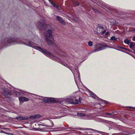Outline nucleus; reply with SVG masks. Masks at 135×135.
I'll use <instances>...</instances> for the list:
<instances>
[{
	"label": "nucleus",
	"instance_id": "obj_1",
	"mask_svg": "<svg viewBox=\"0 0 135 135\" xmlns=\"http://www.w3.org/2000/svg\"><path fill=\"white\" fill-rule=\"evenodd\" d=\"M16 42L17 43H21V41L18 38L10 37L7 38V40H4L3 43V46H7L9 45L11 43Z\"/></svg>",
	"mask_w": 135,
	"mask_h": 135
},
{
	"label": "nucleus",
	"instance_id": "obj_2",
	"mask_svg": "<svg viewBox=\"0 0 135 135\" xmlns=\"http://www.w3.org/2000/svg\"><path fill=\"white\" fill-rule=\"evenodd\" d=\"M35 49L39 50L45 54L46 56L49 57H54V55L52 54H51L50 52L48 51L47 50L44 49H42L40 47L36 46Z\"/></svg>",
	"mask_w": 135,
	"mask_h": 135
},
{
	"label": "nucleus",
	"instance_id": "obj_3",
	"mask_svg": "<svg viewBox=\"0 0 135 135\" xmlns=\"http://www.w3.org/2000/svg\"><path fill=\"white\" fill-rule=\"evenodd\" d=\"M37 27L40 30H44L46 29V23L45 20H41L37 23Z\"/></svg>",
	"mask_w": 135,
	"mask_h": 135
},
{
	"label": "nucleus",
	"instance_id": "obj_4",
	"mask_svg": "<svg viewBox=\"0 0 135 135\" xmlns=\"http://www.w3.org/2000/svg\"><path fill=\"white\" fill-rule=\"evenodd\" d=\"M108 47L106 45L103 44H98L95 47V49L94 50L95 51H99L100 50L104 49L105 47Z\"/></svg>",
	"mask_w": 135,
	"mask_h": 135
},
{
	"label": "nucleus",
	"instance_id": "obj_5",
	"mask_svg": "<svg viewBox=\"0 0 135 135\" xmlns=\"http://www.w3.org/2000/svg\"><path fill=\"white\" fill-rule=\"evenodd\" d=\"M47 102L48 103H56L58 102L57 100L54 99V98H52L46 97Z\"/></svg>",
	"mask_w": 135,
	"mask_h": 135
},
{
	"label": "nucleus",
	"instance_id": "obj_6",
	"mask_svg": "<svg viewBox=\"0 0 135 135\" xmlns=\"http://www.w3.org/2000/svg\"><path fill=\"white\" fill-rule=\"evenodd\" d=\"M38 125L40 126V127H39L38 128H34V129L36 131H40L41 130L44 129L45 128L48 127L47 125L43 124H38Z\"/></svg>",
	"mask_w": 135,
	"mask_h": 135
},
{
	"label": "nucleus",
	"instance_id": "obj_7",
	"mask_svg": "<svg viewBox=\"0 0 135 135\" xmlns=\"http://www.w3.org/2000/svg\"><path fill=\"white\" fill-rule=\"evenodd\" d=\"M46 36L49 38H53V36L52 35V31L50 29L46 31Z\"/></svg>",
	"mask_w": 135,
	"mask_h": 135
},
{
	"label": "nucleus",
	"instance_id": "obj_8",
	"mask_svg": "<svg viewBox=\"0 0 135 135\" xmlns=\"http://www.w3.org/2000/svg\"><path fill=\"white\" fill-rule=\"evenodd\" d=\"M19 100L20 103H22L24 102L27 101L29 100L28 98L20 96L19 98Z\"/></svg>",
	"mask_w": 135,
	"mask_h": 135
},
{
	"label": "nucleus",
	"instance_id": "obj_9",
	"mask_svg": "<svg viewBox=\"0 0 135 135\" xmlns=\"http://www.w3.org/2000/svg\"><path fill=\"white\" fill-rule=\"evenodd\" d=\"M56 19L57 20L59 21L62 24H63L65 23V22L62 20V18L61 17L59 16H57L56 17Z\"/></svg>",
	"mask_w": 135,
	"mask_h": 135
},
{
	"label": "nucleus",
	"instance_id": "obj_10",
	"mask_svg": "<svg viewBox=\"0 0 135 135\" xmlns=\"http://www.w3.org/2000/svg\"><path fill=\"white\" fill-rule=\"evenodd\" d=\"M46 40L48 45L51 46L52 45L53 42L52 40L47 37H46Z\"/></svg>",
	"mask_w": 135,
	"mask_h": 135
},
{
	"label": "nucleus",
	"instance_id": "obj_11",
	"mask_svg": "<svg viewBox=\"0 0 135 135\" xmlns=\"http://www.w3.org/2000/svg\"><path fill=\"white\" fill-rule=\"evenodd\" d=\"M16 119L19 120H27L28 119V118L27 116L25 117L19 116L18 117H16Z\"/></svg>",
	"mask_w": 135,
	"mask_h": 135
},
{
	"label": "nucleus",
	"instance_id": "obj_12",
	"mask_svg": "<svg viewBox=\"0 0 135 135\" xmlns=\"http://www.w3.org/2000/svg\"><path fill=\"white\" fill-rule=\"evenodd\" d=\"M73 3L76 6H78L80 5L79 3L77 1H73Z\"/></svg>",
	"mask_w": 135,
	"mask_h": 135
},
{
	"label": "nucleus",
	"instance_id": "obj_13",
	"mask_svg": "<svg viewBox=\"0 0 135 135\" xmlns=\"http://www.w3.org/2000/svg\"><path fill=\"white\" fill-rule=\"evenodd\" d=\"M78 97H75L74 98V103H75V104H79V99H76V98H78Z\"/></svg>",
	"mask_w": 135,
	"mask_h": 135
},
{
	"label": "nucleus",
	"instance_id": "obj_14",
	"mask_svg": "<svg viewBox=\"0 0 135 135\" xmlns=\"http://www.w3.org/2000/svg\"><path fill=\"white\" fill-rule=\"evenodd\" d=\"M68 102L69 103H70L71 104H75V103H74V98H73V99H69L68 100Z\"/></svg>",
	"mask_w": 135,
	"mask_h": 135
},
{
	"label": "nucleus",
	"instance_id": "obj_15",
	"mask_svg": "<svg viewBox=\"0 0 135 135\" xmlns=\"http://www.w3.org/2000/svg\"><path fill=\"white\" fill-rule=\"evenodd\" d=\"M46 29H45V30H46L47 29L49 28L51 29V25H46Z\"/></svg>",
	"mask_w": 135,
	"mask_h": 135
},
{
	"label": "nucleus",
	"instance_id": "obj_16",
	"mask_svg": "<svg viewBox=\"0 0 135 135\" xmlns=\"http://www.w3.org/2000/svg\"><path fill=\"white\" fill-rule=\"evenodd\" d=\"M133 46H135V44L133 42H132L130 43L129 47L130 48H132Z\"/></svg>",
	"mask_w": 135,
	"mask_h": 135
},
{
	"label": "nucleus",
	"instance_id": "obj_17",
	"mask_svg": "<svg viewBox=\"0 0 135 135\" xmlns=\"http://www.w3.org/2000/svg\"><path fill=\"white\" fill-rule=\"evenodd\" d=\"M117 38H116L114 36L111 37L110 40L111 41H117Z\"/></svg>",
	"mask_w": 135,
	"mask_h": 135
},
{
	"label": "nucleus",
	"instance_id": "obj_18",
	"mask_svg": "<svg viewBox=\"0 0 135 135\" xmlns=\"http://www.w3.org/2000/svg\"><path fill=\"white\" fill-rule=\"evenodd\" d=\"M77 115L78 116L80 117H83L85 115L84 114L80 113H78Z\"/></svg>",
	"mask_w": 135,
	"mask_h": 135
},
{
	"label": "nucleus",
	"instance_id": "obj_19",
	"mask_svg": "<svg viewBox=\"0 0 135 135\" xmlns=\"http://www.w3.org/2000/svg\"><path fill=\"white\" fill-rule=\"evenodd\" d=\"M124 42L125 43H126L127 44H129L130 43L129 41L127 39L125 40L124 41Z\"/></svg>",
	"mask_w": 135,
	"mask_h": 135
},
{
	"label": "nucleus",
	"instance_id": "obj_20",
	"mask_svg": "<svg viewBox=\"0 0 135 135\" xmlns=\"http://www.w3.org/2000/svg\"><path fill=\"white\" fill-rule=\"evenodd\" d=\"M52 5L54 7L56 8L57 9H59V6L56 5L54 3H53V4Z\"/></svg>",
	"mask_w": 135,
	"mask_h": 135
},
{
	"label": "nucleus",
	"instance_id": "obj_21",
	"mask_svg": "<svg viewBox=\"0 0 135 135\" xmlns=\"http://www.w3.org/2000/svg\"><path fill=\"white\" fill-rule=\"evenodd\" d=\"M97 28H102L103 29V26H100L99 24H98L97 26Z\"/></svg>",
	"mask_w": 135,
	"mask_h": 135
},
{
	"label": "nucleus",
	"instance_id": "obj_22",
	"mask_svg": "<svg viewBox=\"0 0 135 135\" xmlns=\"http://www.w3.org/2000/svg\"><path fill=\"white\" fill-rule=\"evenodd\" d=\"M92 44H93V42L91 41H89L88 42V45L90 46H92V45H93Z\"/></svg>",
	"mask_w": 135,
	"mask_h": 135
},
{
	"label": "nucleus",
	"instance_id": "obj_23",
	"mask_svg": "<svg viewBox=\"0 0 135 135\" xmlns=\"http://www.w3.org/2000/svg\"><path fill=\"white\" fill-rule=\"evenodd\" d=\"M41 117L40 114H38L35 115V119L40 118Z\"/></svg>",
	"mask_w": 135,
	"mask_h": 135
},
{
	"label": "nucleus",
	"instance_id": "obj_24",
	"mask_svg": "<svg viewBox=\"0 0 135 135\" xmlns=\"http://www.w3.org/2000/svg\"><path fill=\"white\" fill-rule=\"evenodd\" d=\"M42 100H43V102H44L45 103H47V102H47V99H46V97H45V98L43 99H42Z\"/></svg>",
	"mask_w": 135,
	"mask_h": 135
},
{
	"label": "nucleus",
	"instance_id": "obj_25",
	"mask_svg": "<svg viewBox=\"0 0 135 135\" xmlns=\"http://www.w3.org/2000/svg\"><path fill=\"white\" fill-rule=\"evenodd\" d=\"M118 47L119 48H121V49H125V50H128V51H129L130 52H132V51L131 50H128L127 49H126V48H123V47H120V46H118Z\"/></svg>",
	"mask_w": 135,
	"mask_h": 135
},
{
	"label": "nucleus",
	"instance_id": "obj_26",
	"mask_svg": "<svg viewBox=\"0 0 135 135\" xmlns=\"http://www.w3.org/2000/svg\"><path fill=\"white\" fill-rule=\"evenodd\" d=\"M53 47H56V44L53 42L52 44V45H51Z\"/></svg>",
	"mask_w": 135,
	"mask_h": 135
},
{
	"label": "nucleus",
	"instance_id": "obj_27",
	"mask_svg": "<svg viewBox=\"0 0 135 135\" xmlns=\"http://www.w3.org/2000/svg\"><path fill=\"white\" fill-rule=\"evenodd\" d=\"M29 118L30 119H35V116H30V117H29Z\"/></svg>",
	"mask_w": 135,
	"mask_h": 135
},
{
	"label": "nucleus",
	"instance_id": "obj_28",
	"mask_svg": "<svg viewBox=\"0 0 135 135\" xmlns=\"http://www.w3.org/2000/svg\"><path fill=\"white\" fill-rule=\"evenodd\" d=\"M92 9L93 10V11L95 12L96 13L97 12H99L96 9H94L93 8H92Z\"/></svg>",
	"mask_w": 135,
	"mask_h": 135
},
{
	"label": "nucleus",
	"instance_id": "obj_29",
	"mask_svg": "<svg viewBox=\"0 0 135 135\" xmlns=\"http://www.w3.org/2000/svg\"><path fill=\"white\" fill-rule=\"evenodd\" d=\"M28 43L29 46H31L32 45L33 43L31 41H29L28 42Z\"/></svg>",
	"mask_w": 135,
	"mask_h": 135
},
{
	"label": "nucleus",
	"instance_id": "obj_30",
	"mask_svg": "<svg viewBox=\"0 0 135 135\" xmlns=\"http://www.w3.org/2000/svg\"><path fill=\"white\" fill-rule=\"evenodd\" d=\"M73 19L75 21H77L79 20V18L78 17H76L75 18H74Z\"/></svg>",
	"mask_w": 135,
	"mask_h": 135
},
{
	"label": "nucleus",
	"instance_id": "obj_31",
	"mask_svg": "<svg viewBox=\"0 0 135 135\" xmlns=\"http://www.w3.org/2000/svg\"><path fill=\"white\" fill-rule=\"evenodd\" d=\"M8 95H10L12 94H11V91H7V94Z\"/></svg>",
	"mask_w": 135,
	"mask_h": 135
},
{
	"label": "nucleus",
	"instance_id": "obj_32",
	"mask_svg": "<svg viewBox=\"0 0 135 135\" xmlns=\"http://www.w3.org/2000/svg\"><path fill=\"white\" fill-rule=\"evenodd\" d=\"M90 93L91 94V95L92 97H93L94 95V94L92 91H90Z\"/></svg>",
	"mask_w": 135,
	"mask_h": 135
},
{
	"label": "nucleus",
	"instance_id": "obj_33",
	"mask_svg": "<svg viewBox=\"0 0 135 135\" xmlns=\"http://www.w3.org/2000/svg\"><path fill=\"white\" fill-rule=\"evenodd\" d=\"M106 32V30H105L104 31H102V32L101 33V35H103V34H104Z\"/></svg>",
	"mask_w": 135,
	"mask_h": 135
},
{
	"label": "nucleus",
	"instance_id": "obj_34",
	"mask_svg": "<svg viewBox=\"0 0 135 135\" xmlns=\"http://www.w3.org/2000/svg\"><path fill=\"white\" fill-rule=\"evenodd\" d=\"M50 3L52 4V5L53 4V3H54V2L52 1L51 0H49Z\"/></svg>",
	"mask_w": 135,
	"mask_h": 135
},
{
	"label": "nucleus",
	"instance_id": "obj_35",
	"mask_svg": "<svg viewBox=\"0 0 135 135\" xmlns=\"http://www.w3.org/2000/svg\"><path fill=\"white\" fill-rule=\"evenodd\" d=\"M78 98L79 99V102L81 103V101L82 99L81 98L79 97H78Z\"/></svg>",
	"mask_w": 135,
	"mask_h": 135
},
{
	"label": "nucleus",
	"instance_id": "obj_36",
	"mask_svg": "<svg viewBox=\"0 0 135 135\" xmlns=\"http://www.w3.org/2000/svg\"><path fill=\"white\" fill-rule=\"evenodd\" d=\"M3 91H4V92L6 93V94H7V91L5 89L3 90Z\"/></svg>",
	"mask_w": 135,
	"mask_h": 135
},
{
	"label": "nucleus",
	"instance_id": "obj_37",
	"mask_svg": "<svg viewBox=\"0 0 135 135\" xmlns=\"http://www.w3.org/2000/svg\"><path fill=\"white\" fill-rule=\"evenodd\" d=\"M113 23H114V25H117L118 23V22L116 21H115V22H114Z\"/></svg>",
	"mask_w": 135,
	"mask_h": 135
},
{
	"label": "nucleus",
	"instance_id": "obj_38",
	"mask_svg": "<svg viewBox=\"0 0 135 135\" xmlns=\"http://www.w3.org/2000/svg\"><path fill=\"white\" fill-rule=\"evenodd\" d=\"M5 97V96L6 95V93H5L4 92V93H1Z\"/></svg>",
	"mask_w": 135,
	"mask_h": 135
},
{
	"label": "nucleus",
	"instance_id": "obj_39",
	"mask_svg": "<svg viewBox=\"0 0 135 135\" xmlns=\"http://www.w3.org/2000/svg\"><path fill=\"white\" fill-rule=\"evenodd\" d=\"M5 97L6 98H8V94H6V95L5 96Z\"/></svg>",
	"mask_w": 135,
	"mask_h": 135
},
{
	"label": "nucleus",
	"instance_id": "obj_40",
	"mask_svg": "<svg viewBox=\"0 0 135 135\" xmlns=\"http://www.w3.org/2000/svg\"><path fill=\"white\" fill-rule=\"evenodd\" d=\"M105 114H106V115H112L111 113H105Z\"/></svg>",
	"mask_w": 135,
	"mask_h": 135
},
{
	"label": "nucleus",
	"instance_id": "obj_41",
	"mask_svg": "<svg viewBox=\"0 0 135 135\" xmlns=\"http://www.w3.org/2000/svg\"><path fill=\"white\" fill-rule=\"evenodd\" d=\"M109 34V32H105V35H107Z\"/></svg>",
	"mask_w": 135,
	"mask_h": 135
},
{
	"label": "nucleus",
	"instance_id": "obj_42",
	"mask_svg": "<svg viewBox=\"0 0 135 135\" xmlns=\"http://www.w3.org/2000/svg\"><path fill=\"white\" fill-rule=\"evenodd\" d=\"M132 40L133 41H135V36L133 37Z\"/></svg>",
	"mask_w": 135,
	"mask_h": 135
},
{
	"label": "nucleus",
	"instance_id": "obj_43",
	"mask_svg": "<svg viewBox=\"0 0 135 135\" xmlns=\"http://www.w3.org/2000/svg\"><path fill=\"white\" fill-rule=\"evenodd\" d=\"M90 129V130L94 131H97V130H94V129Z\"/></svg>",
	"mask_w": 135,
	"mask_h": 135
},
{
	"label": "nucleus",
	"instance_id": "obj_44",
	"mask_svg": "<svg viewBox=\"0 0 135 135\" xmlns=\"http://www.w3.org/2000/svg\"><path fill=\"white\" fill-rule=\"evenodd\" d=\"M114 112H113L111 113V114L112 115L113 114H114Z\"/></svg>",
	"mask_w": 135,
	"mask_h": 135
},
{
	"label": "nucleus",
	"instance_id": "obj_45",
	"mask_svg": "<svg viewBox=\"0 0 135 135\" xmlns=\"http://www.w3.org/2000/svg\"><path fill=\"white\" fill-rule=\"evenodd\" d=\"M8 99L9 100H10V101L11 100V99H10V98L9 97H8Z\"/></svg>",
	"mask_w": 135,
	"mask_h": 135
},
{
	"label": "nucleus",
	"instance_id": "obj_46",
	"mask_svg": "<svg viewBox=\"0 0 135 135\" xmlns=\"http://www.w3.org/2000/svg\"><path fill=\"white\" fill-rule=\"evenodd\" d=\"M134 51V52H135V49H132Z\"/></svg>",
	"mask_w": 135,
	"mask_h": 135
},
{
	"label": "nucleus",
	"instance_id": "obj_47",
	"mask_svg": "<svg viewBox=\"0 0 135 135\" xmlns=\"http://www.w3.org/2000/svg\"><path fill=\"white\" fill-rule=\"evenodd\" d=\"M134 51V52H135V49H132Z\"/></svg>",
	"mask_w": 135,
	"mask_h": 135
},
{
	"label": "nucleus",
	"instance_id": "obj_48",
	"mask_svg": "<svg viewBox=\"0 0 135 135\" xmlns=\"http://www.w3.org/2000/svg\"><path fill=\"white\" fill-rule=\"evenodd\" d=\"M129 108H133V107H129Z\"/></svg>",
	"mask_w": 135,
	"mask_h": 135
},
{
	"label": "nucleus",
	"instance_id": "obj_49",
	"mask_svg": "<svg viewBox=\"0 0 135 135\" xmlns=\"http://www.w3.org/2000/svg\"><path fill=\"white\" fill-rule=\"evenodd\" d=\"M66 64L65 63H64L63 64L64 65H66Z\"/></svg>",
	"mask_w": 135,
	"mask_h": 135
},
{
	"label": "nucleus",
	"instance_id": "obj_50",
	"mask_svg": "<svg viewBox=\"0 0 135 135\" xmlns=\"http://www.w3.org/2000/svg\"><path fill=\"white\" fill-rule=\"evenodd\" d=\"M133 31H135V28L133 29Z\"/></svg>",
	"mask_w": 135,
	"mask_h": 135
}]
</instances>
